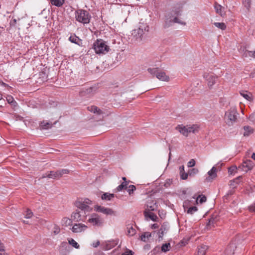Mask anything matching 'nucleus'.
<instances>
[{
  "label": "nucleus",
  "mask_w": 255,
  "mask_h": 255,
  "mask_svg": "<svg viewBox=\"0 0 255 255\" xmlns=\"http://www.w3.org/2000/svg\"><path fill=\"white\" fill-rule=\"evenodd\" d=\"M75 18L78 22L85 24L90 22L91 16L87 10L79 9L75 11Z\"/></svg>",
  "instance_id": "nucleus-1"
},
{
  "label": "nucleus",
  "mask_w": 255,
  "mask_h": 255,
  "mask_svg": "<svg viewBox=\"0 0 255 255\" xmlns=\"http://www.w3.org/2000/svg\"><path fill=\"white\" fill-rule=\"evenodd\" d=\"M238 115L237 109L235 107H231L225 115L226 124L229 126H233L237 122Z\"/></svg>",
  "instance_id": "nucleus-2"
},
{
  "label": "nucleus",
  "mask_w": 255,
  "mask_h": 255,
  "mask_svg": "<svg viewBox=\"0 0 255 255\" xmlns=\"http://www.w3.org/2000/svg\"><path fill=\"white\" fill-rule=\"evenodd\" d=\"M93 48L97 54H104L109 51L110 48L102 39H97L93 44Z\"/></svg>",
  "instance_id": "nucleus-3"
},
{
  "label": "nucleus",
  "mask_w": 255,
  "mask_h": 255,
  "mask_svg": "<svg viewBox=\"0 0 255 255\" xmlns=\"http://www.w3.org/2000/svg\"><path fill=\"white\" fill-rule=\"evenodd\" d=\"M198 127L197 125L183 126V125H178L176 129L182 135L187 136L190 133H195L198 131Z\"/></svg>",
  "instance_id": "nucleus-4"
},
{
  "label": "nucleus",
  "mask_w": 255,
  "mask_h": 255,
  "mask_svg": "<svg viewBox=\"0 0 255 255\" xmlns=\"http://www.w3.org/2000/svg\"><path fill=\"white\" fill-rule=\"evenodd\" d=\"M92 201L88 198L80 199L75 202V205L78 209L84 212H91L93 209L90 207Z\"/></svg>",
  "instance_id": "nucleus-5"
},
{
  "label": "nucleus",
  "mask_w": 255,
  "mask_h": 255,
  "mask_svg": "<svg viewBox=\"0 0 255 255\" xmlns=\"http://www.w3.org/2000/svg\"><path fill=\"white\" fill-rule=\"evenodd\" d=\"M180 10H177L174 11V14L176 16L173 15L172 13H170L166 16L165 23L168 26H170L173 23H178L182 25H185L186 23L184 22L181 21L177 18V16L179 14Z\"/></svg>",
  "instance_id": "nucleus-6"
},
{
  "label": "nucleus",
  "mask_w": 255,
  "mask_h": 255,
  "mask_svg": "<svg viewBox=\"0 0 255 255\" xmlns=\"http://www.w3.org/2000/svg\"><path fill=\"white\" fill-rule=\"evenodd\" d=\"M147 71L161 81L167 82L169 80L168 76L166 75L164 71L159 70L158 68H148Z\"/></svg>",
  "instance_id": "nucleus-7"
},
{
  "label": "nucleus",
  "mask_w": 255,
  "mask_h": 255,
  "mask_svg": "<svg viewBox=\"0 0 255 255\" xmlns=\"http://www.w3.org/2000/svg\"><path fill=\"white\" fill-rule=\"evenodd\" d=\"M149 30V27L145 24H141L138 28L134 29L132 31V35L135 37L136 39H141L142 35L145 31Z\"/></svg>",
  "instance_id": "nucleus-8"
},
{
  "label": "nucleus",
  "mask_w": 255,
  "mask_h": 255,
  "mask_svg": "<svg viewBox=\"0 0 255 255\" xmlns=\"http://www.w3.org/2000/svg\"><path fill=\"white\" fill-rule=\"evenodd\" d=\"M94 211L103 213L107 216H116V212L110 208L105 207L100 205H95Z\"/></svg>",
  "instance_id": "nucleus-9"
},
{
  "label": "nucleus",
  "mask_w": 255,
  "mask_h": 255,
  "mask_svg": "<svg viewBox=\"0 0 255 255\" xmlns=\"http://www.w3.org/2000/svg\"><path fill=\"white\" fill-rule=\"evenodd\" d=\"M88 222L94 226L101 227L103 225V220L101 217L96 213L92 214L88 220Z\"/></svg>",
  "instance_id": "nucleus-10"
},
{
  "label": "nucleus",
  "mask_w": 255,
  "mask_h": 255,
  "mask_svg": "<svg viewBox=\"0 0 255 255\" xmlns=\"http://www.w3.org/2000/svg\"><path fill=\"white\" fill-rule=\"evenodd\" d=\"M146 208L148 212L156 211L158 209V205L155 200L152 199L151 198H149L147 199L146 202Z\"/></svg>",
  "instance_id": "nucleus-11"
},
{
  "label": "nucleus",
  "mask_w": 255,
  "mask_h": 255,
  "mask_svg": "<svg viewBox=\"0 0 255 255\" xmlns=\"http://www.w3.org/2000/svg\"><path fill=\"white\" fill-rule=\"evenodd\" d=\"M203 77L208 82V85L211 88L216 83L217 77L214 76L212 74L205 73L203 74Z\"/></svg>",
  "instance_id": "nucleus-12"
},
{
  "label": "nucleus",
  "mask_w": 255,
  "mask_h": 255,
  "mask_svg": "<svg viewBox=\"0 0 255 255\" xmlns=\"http://www.w3.org/2000/svg\"><path fill=\"white\" fill-rule=\"evenodd\" d=\"M87 229V226L82 223L75 224L71 228V230L74 233H81L84 232Z\"/></svg>",
  "instance_id": "nucleus-13"
},
{
  "label": "nucleus",
  "mask_w": 255,
  "mask_h": 255,
  "mask_svg": "<svg viewBox=\"0 0 255 255\" xmlns=\"http://www.w3.org/2000/svg\"><path fill=\"white\" fill-rule=\"evenodd\" d=\"M217 169L214 166L207 172L208 176L206 178V181L211 182L213 180L215 179L217 176Z\"/></svg>",
  "instance_id": "nucleus-14"
},
{
  "label": "nucleus",
  "mask_w": 255,
  "mask_h": 255,
  "mask_svg": "<svg viewBox=\"0 0 255 255\" xmlns=\"http://www.w3.org/2000/svg\"><path fill=\"white\" fill-rule=\"evenodd\" d=\"M254 166V162L250 160H247L246 161H244L242 165V170L243 171L247 172L248 171L251 170Z\"/></svg>",
  "instance_id": "nucleus-15"
},
{
  "label": "nucleus",
  "mask_w": 255,
  "mask_h": 255,
  "mask_svg": "<svg viewBox=\"0 0 255 255\" xmlns=\"http://www.w3.org/2000/svg\"><path fill=\"white\" fill-rule=\"evenodd\" d=\"M46 177L53 179L58 178L60 177V173H59L58 171L47 172L43 174L40 178Z\"/></svg>",
  "instance_id": "nucleus-16"
},
{
  "label": "nucleus",
  "mask_w": 255,
  "mask_h": 255,
  "mask_svg": "<svg viewBox=\"0 0 255 255\" xmlns=\"http://www.w3.org/2000/svg\"><path fill=\"white\" fill-rule=\"evenodd\" d=\"M235 248L236 246L234 244H230L228 246L224 252L225 255H233Z\"/></svg>",
  "instance_id": "nucleus-17"
},
{
  "label": "nucleus",
  "mask_w": 255,
  "mask_h": 255,
  "mask_svg": "<svg viewBox=\"0 0 255 255\" xmlns=\"http://www.w3.org/2000/svg\"><path fill=\"white\" fill-rule=\"evenodd\" d=\"M168 229L169 227L166 224L164 223L163 225H162L160 229H159L157 233L158 238L162 239L164 234L166 233L167 231L168 230Z\"/></svg>",
  "instance_id": "nucleus-18"
},
{
  "label": "nucleus",
  "mask_w": 255,
  "mask_h": 255,
  "mask_svg": "<svg viewBox=\"0 0 255 255\" xmlns=\"http://www.w3.org/2000/svg\"><path fill=\"white\" fill-rule=\"evenodd\" d=\"M241 95L248 101L251 102L254 100L251 93L247 91H242L240 92Z\"/></svg>",
  "instance_id": "nucleus-19"
},
{
  "label": "nucleus",
  "mask_w": 255,
  "mask_h": 255,
  "mask_svg": "<svg viewBox=\"0 0 255 255\" xmlns=\"http://www.w3.org/2000/svg\"><path fill=\"white\" fill-rule=\"evenodd\" d=\"M214 8L215 9L216 12L219 13L221 16L225 14V12L223 10L224 8L217 2H215L214 4Z\"/></svg>",
  "instance_id": "nucleus-20"
},
{
  "label": "nucleus",
  "mask_w": 255,
  "mask_h": 255,
  "mask_svg": "<svg viewBox=\"0 0 255 255\" xmlns=\"http://www.w3.org/2000/svg\"><path fill=\"white\" fill-rule=\"evenodd\" d=\"M72 220H74L76 222H79L80 221H83L81 216L80 214V212L78 211H76L75 212H73L71 216Z\"/></svg>",
  "instance_id": "nucleus-21"
},
{
  "label": "nucleus",
  "mask_w": 255,
  "mask_h": 255,
  "mask_svg": "<svg viewBox=\"0 0 255 255\" xmlns=\"http://www.w3.org/2000/svg\"><path fill=\"white\" fill-rule=\"evenodd\" d=\"M69 40L73 43L76 44L78 45H80L82 43L81 40L77 37L76 35L73 34L71 35L69 38Z\"/></svg>",
  "instance_id": "nucleus-22"
},
{
  "label": "nucleus",
  "mask_w": 255,
  "mask_h": 255,
  "mask_svg": "<svg viewBox=\"0 0 255 255\" xmlns=\"http://www.w3.org/2000/svg\"><path fill=\"white\" fill-rule=\"evenodd\" d=\"M208 249V246L201 245L198 248L197 253L196 255H205L206 252Z\"/></svg>",
  "instance_id": "nucleus-23"
},
{
  "label": "nucleus",
  "mask_w": 255,
  "mask_h": 255,
  "mask_svg": "<svg viewBox=\"0 0 255 255\" xmlns=\"http://www.w3.org/2000/svg\"><path fill=\"white\" fill-rule=\"evenodd\" d=\"M144 215L145 217H149L153 221H156L158 219V217L156 215L150 212H148L147 210H145L144 211Z\"/></svg>",
  "instance_id": "nucleus-24"
},
{
  "label": "nucleus",
  "mask_w": 255,
  "mask_h": 255,
  "mask_svg": "<svg viewBox=\"0 0 255 255\" xmlns=\"http://www.w3.org/2000/svg\"><path fill=\"white\" fill-rule=\"evenodd\" d=\"M61 224L62 226L68 227L72 225V219L67 217H64L62 219Z\"/></svg>",
  "instance_id": "nucleus-25"
},
{
  "label": "nucleus",
  "mask_w": 255,
  "mask_h": 255,
  "mask_svg": "<svg viewBox=\"0 0 255 255\" xmlns=\"http://www.w3.org/2000/svg\"><path fill=\"white\" fill-rule=\"evenodd\" d=\"M40 128L42 129H48L52 127V124L43 121L40 124Z\"/></svg>",
  "instance_id": "nucleus-26"
},
{
  "label": "nucleus",
  "mask_w": 255,
  "mask_h": 255,
  "mask_svg": "<svg viewBox=\"0 0 255 255\" xmlns=\"http://www.w3.org/2000/svg\"><path fill=\"white\" fill-rule=\"evenodd\" d=\"M180 174L181 178L183 180L187 179L188 176V173H186L184 171V167L183 165L179 167Z\"/></svg>",
  "instance_id": "nucleus-27"
},
{
  "label": "nucleus",
  "mask_w": 255,
  "mask_h": 255,
  "mask_svg": "<svg viewBox=\"0 0 255 255\" xmlns=\"http://www.w3.org/2000/svg\"><path fill=\"white\" fill-rule=\"evenodd\" d=\"M244 135L245 136H248L251 134L253 133V128L250 126H245L244 128Z\"/></svg>",
  "instance_id": "nucleus-28"
},
{
  "label": "nucleus",
  "mask_w": 255,
  "mask_h": 255,
  "mask_svg": "<svg viewBox=\"0 0 255 255\" xmlns=\"http://www.w3.org/2000/svg\"><path fill=\"white\" fill-rule=\"evenodd\" d=\"M114 197H115V195L114 194L105 193L102 195L101 198L103 200L110 201L113 198H114Z\"/></svg>",
  "instance_id": "nucleus-29"
},
{
  "label": "nucleus",
  "mask_w": 255,
  "mask_h": 255,
  "mask_svg": "<svg viewBox=\"0 0 255 255\" xmlns=\"http://www.w3.org/2000/svg\"><path fill=\"white\" fill-rule=\"evenodd\" d=\"M97 91V88L95 86L90 87L86 90L85 93L90 96L96 93Z\"/></svg>",
  "instance_id": "nucleus-30"
},
{
  "label": "nucleus",
  "mask_w": 255,
  "mask_h": 255,
  "mask_svg": "<svg viewBox=\"0 0 255 255\" xmlns=\"http://www.w3.org/2000/svg\"><path fill=\"white\" fill-rule=\"evenodd\" d=\"M51 3L57 7L61 6L64 3L65 0H50Z\"/></svg>",
  "instance_id": "nucleus-31"
},
{
  "label": "nucleus",
  "mask_w": 255,
  "mask_h": 255,
  "mask_svg": "<svg viewBox=\"0 0 255 255\" xmlns=\"http://www.w3.org/2000/svg\"><path fill=\"white\" fill-rule=\"evenodd\" d=\"M151 237V234L149 232H145L140 236L141 240L146 242L148 241L149 238Z\"/></svg>",
  "instance_id": "nucleus-32"
},
{
  "label": "nucleus",
  "mask_w": 255,
  "mask_h": 255,
  "mask_svg": "<svg viewBox=\"0 0 255 255\" xmlns=\"http://www.w3.org/2000/svg\"><path fill=\"white\" fill-rule=\"evenodd\" d=\"M127 235L128 236L131 237L134 235L136 233V230L132 226H129L127 228Z\"/></svg>",
  "instance_id": "nucleus-33"
},
{
  "label": "nucleus",
  "mask_w": 255,
  "mask_h": 255,
  "mask_svg": "<svg viewBox=\"0 0 255 255\" xmlns=\"http://www.w3.org/2000/svg\"><path fill=\"white\" fill-rule=\"evenodd\" d=\"M171 249V245L169 243L164 244L161 247V250L163 253L169 251Z\"/></svg>",
  "instance_id": "nucleus-34"
},
{
  "label": "nucleus",
  "mask_w": 255,
  "mask_h": 255,
  "mask_svg": "<svg viewBox=\"0 0 255 255\" xmlns=\"http://www.w3.org/2000/svg\"><path fill=\"white\" fill-rule=\"evenodd\" d=\"M193 198L194 199H196V201L197 203L198 204L199 202L200 204H202L204 202H205L206 201V197L205 196H198L197 197H193Z\"/></svg>",
  "instance_id": "nucleus-35"
},
{
  "label": "nucleus",
  "mask_w": 255,
  "mask_h": 255,
  "mask_svg": "<svg viewBox=\"0 0 255 255\" xmlns=\"http://www.w3.org/2000/svg\"><path fill=\"white\" fill-rule=\"evenodd\" d=\"M136 187L133 185H128L127 191L130 196L133 195L134 192L136 190Z\"/></svg>",
  "instance_id": "nucleus-36"
},
{
  "label": "nucleus",
  "mask_w": 255,
  "mask_h": 255,
  "mask_svg": "<svg viewBox=\"0 0 255 255\" xmlns=\"http://www.w3.org/2000/svg\"><path fill=\"white\" fill-rule=\"evenodd\" d=\"M88 109L89 111H91L94 113H97L98 115H100L102 113L100 109H98L96 106H91V107H88Z\"/></svg>",
  "instance_id": "nucleus-37"
},
{
  "label": "nucleus",
  "mask_w": 255,
  "mask_h": 255,
  "mask_svg": "<svg viewBox=\"0 0 255 255\" xmlns=\"http://www.w3.org/2000/svg\"><path fill=\"white\" fill-rule=\"evenodd\" d=\"M214 25L222 30H225L226 28V25L224 22H214Z\"/></svg>",
  "instance_id": "nucleus-38"
},
{
  "label": "nucleus",
  "mask_w": 255,
  "mask_h": 255,
  "mask_svg": "<svg viewBox=\"0 0 255 255\" xmlns=\"http://www.w3.org/2000/svg\"><path fill=\"white\" fill-rule=\"evenodd\" d=\"M60 229L59 227L56 225H54L52 230L51 234L53 235H56L60 233Z\"/></svg>",
  "instance_id": "nucleus-39"
},
{
  "label": "nucleus",
  "mask_w": 255,
  "mask_h": 255,
  "mask_svg": "<svg viewBox=\"0 0 255 255\" xmlns=\"http://www.w3.org/2000/svg\"><path fill=\"white\" fill-rule=\"evenodd\" d=\"M243 4L245 7L247 8L248 11L251 8V0H243Z\"/></svg>",
  "instance_id": "nucleus-40"
},
{
  "label": "nucleus",
  "mask_w": 255,
  "mask_h": 255,
  "mask_svg": "<svg viewBox=\"0 0 255 255\" xmlns=\"http://www.w3.org/2000/svg\"><path fill=\"white\" fill-rule=\"evenodd\" d=\"M70 245L72 246L73 247H74L76 249H79L80 246L78 245V244L73 239H71L69 240L68 241Z\"/></svg>",
  "instance_id": "nucleus-41"
},
{
  "label": "nucleus",
  "mask_w": 255,
  "mask_h": 255,
  "mask_svg": "<svg viewBox=\"0 0 255 255\" xmlns=\"http://www.w3.org/2000/svg\"><path fill=\"white\" fill-rule=\"evenodd\" d=\"M245 56L246 57L250 56L255 58V50L254 51L247 50L245 52Z\"/></svg>",
  "instance_id": "nucleus-42"
},
{
  "label": "nucleus",
  "mask_w": 255,
  "mask_h": 255,
  "mask_svg": "<svg viewBox=\"0 0 255 255\" xmlns=\"http://www.w3.org/2000/svg\"><path fill=\"white\" fill-rule=\"evenodd\" d=\"M6 100L9 104H10L11 105H14V104L16 103V102L14 100L13 98L10 95H8L6 97Z\"/></svg>",
  "instance_id": "nucleus-43"
},
{
  "label": "nucleus",
  "mask_w": 255,
  "mask_h": 255,
  "mask_svg": "<svg viewBox=\"0 0 255 255\" xmlns=\"http://www.w3.org/2000/svg\"><path fill=\"white\" fill-rule=\"evenodd\" d=\"M197 210V208L195 206L190 207L187 210V213L193 214L194 213L196 212Z\"/></svg>",
  "instance_id": "nucleus-44"
},
{
  "label": "nucleus",
  "mask_w": 255,
  "mask_h": 255,
  "mask_svg": "<svg viewBox=\"0 0 255 255\" xmlns=\"http://www.w3.org/2000/svg\"><path fill=\"white\" fill-rule=\"evenodd\" d=\"M199 172V170L197 168H193L190 170L188 171V174L190 176H193L196 174H197Z\"/></svg>",
  "instance_id": "nucleus-45"
},
{
  "label": "nucleus",
  "mask_w": 255,
  "mask_h": 255,
  "mask_svg": "<svg viewBox=\"0 0 255 255\" xmlns=\"http://www.w3.org/2000/svg\"><path fill=\"white\" fill-rule=\"evenodd\" d=\"M237 169L236 166H232L228 168V172L230 174H232L234 172H236Z\"/></svg>",
  "instance_id": "nucleus-46"
},
{
  "label": "nucleus",
  "mask_w": 255,
  "mask_h": 255,
  "mask_svg": "<svg viewBox=\"0 0 255 255\" xmlns=\"http://www.w3.org/2000/svg\"><path fill=\"white\" fill-rule=\"evenodd\" d=\"M33 215L32 212L31 211V210L27 209L26 211V214L25 215V218L27 219H29L32 217Z\"/></svg>",
  "instance_id": "nucleus-47"
},
{
  "label": "nucleus",
  "mask_w": 255,
  "mask_h": 255,
  "mask_svg": "<svg viewBox=\"0 0 255 255\" xmlns=\"http://www.w3.org/2000/svg\"><path fill=\"white\" fill-rule=\"evenodd\" d=\"M58 171L59 173H60V177H61L63 174H66L69 173V171L68 169H63Z\"/></svg>",
  "instance_id": "nucleus-48"
},
{
  "label": "nucleus",
  "mask_w": 255,
  "mask_h": 255,
  "mask_svg": "<svg viewBox=\"0 0 255 255\" xmlns=\"http://www.w3.org/2000/svg\"><path fill=\"white\" fill-rule=\"evenodd\" d=\"M125 189L124 188V184L121 183L120 185H119L116 189L115 191L116 192H120L122 191L123 190Z\"/></svg>",
  "instance_id": "nucleus-49"
},
{
  "label": "nucleus",
  "mask_w": 255,
  "mask_h": 255,
  "mask_svg": "<svg viewBox=\"0 0 255 255\" xmlns=\"http://www.w3.org/2000/svg\"><path fill=\"white\" fill-rule=\"evenodd\" d=\"M195 165V161L194 159H191L188 162V166L189 167H193Z\"/></svg>",
  "instance_id": "nucleus-50"
},
{
  "label": "nucleus",
  "mask_w": 255,
  "mask_h": 255,
  "mask_svg": "<svg viewBox=\"0 0 255 255\" xmlns=\"http://www.w3.org/2000/svg\"><path fill=\"white\" fill-rule=\"evenodd\" d=\"M249 210L251 212L255 213V204H253L249 206Z\"/></svg>",
  "instance_id": "nucleus-51"
},
{
  "label": "nucleus",
  "mask_w": 255,
  "mask_h": 255,
  "mask_svg": "<svg viewBox=\"0 0 255 255\" xmlns=\"http://www.w3.org/2000/svg\"><path fill=\"white\" fill-rule=\"evenodd\" d=\"M129 181H126V182H123L122 183L124 184V188L125 189H128V185Z\"/></svg>",
  "instance_id": "nucleus-52"
},
{
  "label": "nucleus",
  "mask_w": 255,
  "mask_h": 255,
  "mask_svg": "<svg viewBox=\"0 0 255 255\" xmlns=\"http://www.w3.org/2000/svg\"><path fill=\"white\" fill-rule=\"evenodd\" d=\"M100 245V242L99 241H97L95 243H93L92 244V246L94 248L98 247Z\"/></svg>",
  "instance_id": "nucleus-53"
},
{
  "label": "nucleus",
  "mask_w": 255,
  "mask_h": 255,
  "mask_svg": "<svg viewBox=\"0 0 255 255\" xmlns=\"http://www.w3.org/2000/svg\"><path fill=\"white\" fill-rule=\"evenodd\" d=\"M122 255H132V252L131 251H128L123 253Z\"/></svg>",
  "instance_id": "nucleus-54"
},
{
  "label": "nucleus",
  "mask_w": 255,
  "mask_h": 255,
  "mask_svg": "<svg viewBox=\"0 0 255 255\" xmlns=\"http://www.w3.org/2000/svg\"><path fill=\"white\" fill-rule=\"evenodd\" d=\"M158 225L157 224H153L151 225V228L152 229H156L158 228Z\"/></svg>",
  "instance_id": "nucleus-55"
},
{
  "label": "nucleus",
  "mask_w": 255,
  "mask_h": 255,
  "mask_svg": "<svg viewBox=\"0 0 255 255\" xmlns=\"http://www.w3.org/2000/svg\"><path fill=\"white\" fill-rule=\"evenodd\" d=\"M214 223V219L211 218L209 220L208 225H211L213 224Z\"/></svg>",
  "instance_id": "nucleus-56"
},
{
  "label": "nucleus",
  "mask_w": 255,
  "mask_h": 255,
  "mask_svg": "<svg viewBox=\"0 0 255 255\" xmlns=\"http://www.w3.org/2000/svg\"><path fill=\"white\" fill-rule=\"evenodd\" d=\"M241 178H242L241 176H239L237 178H236V179H235L233 181L234 182H236L237 184H238V181H239L240 180V179H241Z\"/></svg>",
  "instance_id": "nucleus-57"
},
{
  "label": "nucleus",
  "mask_w": 255,
  "mask_h": 255,
  "mask_svg": "<svg viewBox=\"0 0 255 255\" xmlns=\"http://www.w3.org/2000/svg\"><path fill=\"white\" fill-rule=\"evenodd\" d=\"M0 102H3V104H5V100L2 99V95L0 93Z\"/></svg>",
  "instance_id": "nucleus-58"
},
{
  "label": "nucleus",
  "mask_w": 255,
  "mask_h": 255,
  "mask_svg": "<svg viewBox=\"0 0 255 255\" xmlns=\"http://www.w3.org/2000/svg\"><path fill=\"white\" fill-rule=\"evenodd\" d=\"M252 158L255 160V153H253L252 155Z\"/></svg>",
  "instance_id": "nucleus-59"
},
{
  "label": "nucleus",
  "mask_w": 255,
  "mask_h": 255,
  "mask_svg": "<svg viewBox=\"0 0 255 255\" xmlns=\"http://www.w3.org/2000/svg\"><path fill=\"white\" fill-rule=\"evenodd\" d=\"M1 85L4 87H6L8 86L6 84L3 83V82H1Z\"/></svg>",
  "instance_id": "nucleus-60"
},
{
  "label": "nucleus",
  "mask_w": 255,
  "mask_h": 255,
  "mask_svg": "<svg viewBox=\"0 0 255 255\" xmlns=\"http://www.w3.org/2000/svg\"><path fill=\"white\" fill-rule=\"evenodd\" d=\"M5 104H3L2 102H0V107H2L3 105H5Z\"/></svg>",
  "instance_id": "nucleus-61"
},
{
  "label": "nucleus",
  "mask_w": 255,
  "mask_h": 255,
  "mask_svg": "<svg viewBox=\"0 0 255 255\" xmlns=\"http://www.w3.org/2000/svg\"><path fill=\"white\" fill-rule=\"evenodd\" d=\"M122 179L124 180V182L128 181L127 180V179H126V178L125 177H122Z\"/></svg>",
  "instance_id": "nucleus-62"
},
{
  "label": "nucleus",
  "mask_w": 255,
  "mask_h": 255,
  "mask_svg": "<svg viewBox=\"0 0 255 255\" xmlns=\"http://www.w3.org/2000/svg\"><path fill=\"white\" fill-rule=\"evenodd\" d=\"M0 255H7L5 253H0Z\"/></svg>",
  "instance_id": "nucleus-63"
},
{
  "label": "nucleus",
  "mask_w": 255,
  "mask_h": 255,
  "mask_svg": "<svg viewBox=\"0 0 255 255\" xmlns=\"http://www.w3.org/2000/svg\"><path fill=\"white\" fill-rule=\"evenodd\" d=\"M220 165L221 166L222 165V164H220V162L218 163V164H217V165Z\"/></svg>",
  "instance_id": "nucleus-64"
}]
</instances>
